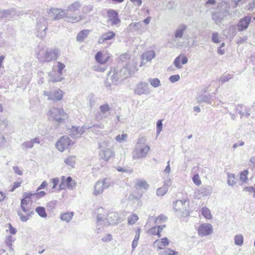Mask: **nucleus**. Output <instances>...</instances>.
Segmentation results:
<instances>
[{"label":"nucleus","instance_id":"nucleus-1","mask_svg":"<svg viewBox=\"0 0 255 255\" xmlns=\"http://www.w3.org/2000/svg\"><path fill=\"white\" fill-rule=\"evenodd\" d=\"M146 139L144 136L138 137L134 149L132 152L133 159H139L145 158L149 151L150 147L146 144Z\"/></svg>","mask_w":255,"mask_h":255},{"label":"nucleus","instance_id":"nucleus-2","mask_svg":"<svg viewBox=\"0 0 255 255\" xmlns=\"http://www.w3.org/2000/svg\"><path fill=\"white\" fill-rule=\"evenodd\" d=\"M119 222L120 219L116 213H110L107 218L102 214H98L97 216V229L100 231L104 227H108L110 225H117Z\"/></svg>","mask_w":255,"mask_h":255},{"label":"nucleus","instance_id":"nucleus-3","mask_svg":"<svg viewBox=\"0 0 255 255\" xmlns=\"http://www.w3.org/2000/svg\"><path fill=\"white\" fill-rule=\"evenodd\" d=\"M59 50L58 49H41L37 54V59L41 62H49L56 60L59 55Z\"/></svg>","mask_w":255,"mask_h":255},{"label":"nucleus","instance_id":"nucleus-4","mask_svg":"<svg viewBox=\"0 0 255 255\" xmlns=\"http://www.w3.org/2000/svg\"><path fill=\"white\" fill-rule=\"evenodd\" d=\"M54 16V19H59L65 17L66 20L72 23H75L80 21L83 18L81 15H71L66 11L65 9H56L53 12Z\"/></svg>","mask_w":255,"mask_h":255},{"label":"nucleus","instance_id":"nucleus-5","mask_svg":"<svg viewBox=\"0 0 255 255\" xmlns=\"http://www.w3.org/2000/svg\"><path fill=\"white\" fill-rule=\"evenodd\" d=\"M123 79L119 72L118 69L114 68L109 72L105 82V86L111 87L112 85H118Z\"/></svg>","mask_w":255,"mask_h":255},{"label":"nucleus","instance_id":"nucleus-6","mask_svg":"<svg viewBox=\"0 0 255 255\" xmlns=\"http://www.w3.org/2000/svg\"><path fill=\"white\" fill-rule=\"evenodd\" d=\"M28 200L25 199H22L21 200L20 207L22 210L26 214L24 215L21 212H18V215L22 222H26L29 218L31 217L34 214L33 210H30V209L27 207Z\"/></svg>","mask_w":255,"mask_h":255},{"label":"nucleus","instance_id":"nucleus-7","mask_svg":"<svg viewBox=\"0 0 255 255\" xmlns=\"http://www.w3.org/2000/svg\"><path fill=\"white\" fill-rule=\"evenodd\" d=\"M47 18L43 16H39L37 18L36 29L38 32V37L43 38L46 36L45 30L47 29Z\"/></svg>","mask_w":255,"mask_h":255},{"label":"nucleus","instance_id":"nucleus-8","mask_svg":"<svg viewBox=\"0 0 255 255\" xmlns=\"http://www.w3.org/2000/svg\"><path fill=\"white\" fill-rule=\"evenodd\" d=\"M111 180L107 178L98 181L94 186L93 194L96 196L102 194L105 189L111 186Z\"/></svg>","mask_w":255,"mask_h":255},{"label":"nucleus","instance_id":"nucleus-9","mask_svg":"<svg viewBox=\"0 0 255 255\" xmlns=\"http://www.w3.org/2000/svg\"><path fill=\"white\" fill-rule=\"evenodd\" d=\"M186 203V200L185 199L176 200L174 202V210L180 213L181 216L183 217H186L189 215Z\"/></svg>","mask_w":255,"mask_h":255},{"label":"nucleus","instance_id":"nucleus-10","mask_svg":"<svg viewBox=\"0 0 255 255\" xmlns=\"http://www.w3.org/2000/svg\"><path fill=\"white\" fill-rule=\"evenodd\" d=\"M108 23L112 25L119 26L121 20L119 17L118 13L113 9H109L107 11Z\"/></svg>","mask_w":255,"mask_h":255},{"label":"nucleus","instance_id":"nucleus-11","mask_svg":"<svg viewBox=\"0 0 255 255\" xmlns=\"http://www.w3.org/2000/svg\"><path fill=\"white\" fill-rule=\"evenodd\" d=\"M134 92L135 94L141 95L150 94V90L148 87L147 83L140 82L136 86Z\"/></svg>","mask_w":255,"mask_h":255},{"label":"nucleus","instance_id":"nucleus-12","mask_svg":"<svg viewBox=\"0 0 255 255\" xmlns=\"http://www.w3.org/2000/svg\"><path fill=\"white\" fill-rule=\"evenodd\" d=\"M70 141L68 137L62 136L57 141L56 146L58 150L62 152L68 148Z\"/></svg>","mask_w":255,"mask_h":255},{"label":"nucleus","instance_id":"nucleus-13","mask_svg":"<svg viewBox=\"0 0 255 255\" xmlns=\"http://www.w3.org/2000/svg\"><path fill=\"white\" fill-rule=\"evenodd\" d=\"M198 234L204 237L211 235L213 232V227L210 224H203L198 228Z\"/></svg>","mask_w":255,"mask_h":255},{"label":"nucleus","instance_id":"nucleus-14","mask_svg":"<svg viewBox=\"0 0 255 255\" xmlns=\"http://www.w3.org/2000/svg\"><path fill=\"white\" fill-rule=\"evenodd\" d=\"M251 21V17L249 16H245L241 18L237 24L238 30L243 31L246 30L248 28Z\"/></svg>","mask_w":255,"mask_h":255},{"label":"nucleus","instance_id":"nucleus-15","mask_svg":"<svg viewBox=\"0 0 255 255\" xmlns=\"http://www.w3.org/2000/svg\"><path fill=\"white\" fill-rule=\"evenodd\" d=\"M85 129L86 128H85L84 126L80 128L77 127L71 126V128H69V131L68 132L71 137L77 138L82 134L85 132Z\"/></svg>","mask_w":255,"mask_h":255},{"label":"nucleus","instance_id":"nucleus-16","mask_svg":"<svg viewBox=\"0 0 255 255\" xmlns=\"http://www.w3.org/2000/svg\"><path fill=\"white\" fill-rule=\"evenodd\" d=\"M229 14V11L227 10L224 11L223 12H212V19L214 21L215 23L216 24H219L224 17Z\"/></svg>","mask_w":255,"mask_h":255},{"label":"nucleus","instance_id":"nucleus-17","mask_svg":"<svg viewBox=\"0 0 255 255\" xmlns=\"http://www.w3.org/2000/svg\"><path fill=\"white\" fill-rule=\"evenodd\" d=\"M212 189L210 186H204L199 189L196 192V196L198 198L210 195L212 193Z\"/></svg>","mask_w":255,"mask_h":255},{"label":"nucleus","instance_id":"nucleus-18","mask_svg":"<svg viewBox=\"0 0 255 255\" xmlns=\"http://www.w3.org/2000/svg\"><path fill=\"white\" fill-rule=\"evenodd\" d=\"M129 63L130 62L126 63L125 66L123 67L120 70H119V72L123 80L127 78L131 74L133 70H135L134 67L130 68L128 67V66H129Z\"/></svg>","mask_w":255,"mask_h":255},{"label":"nucleus","instance_id":"nucleus-19","mask_svg":"<svg viewBox=\"0 0 255 255\" xmlns=\"http://www.w3.org/2000/svg\"><path fill=\"white\" fill-rule=\"evenodd\" d=\"M49 117L58 122V123H63L67 119L68 116L66 113H49Z\"/></svg>","mask_w":255,"mask_h":255},{"label":"nucleus","instance_id":"nucleus-20","mask_svg":"<svg viewBox=\"0 0 255 255\" xmlns=\"http://www.w3.org/2000/svg\"><path fill=\"white\" fill-rule=\"evenodd\" d=\"M99 155L104 160L108 161L111 157L114 156V152L110 148H105L100 151Z\"/></svg>","mask_w":255,"mask_h":255},{"label":"nucleus","instance_id":"nucleus-21","mask_svg":"<svg viewBox=\"0 0 255 255\" xmlns=\"http://www.w3.org/2000/svg\"><path fill=\"white\" fill-rule=\"evenodd\" d=\"M155 56V54L154 51L149 50L144 52L141 57V63L140 66H141L144 63L147 61H150Z\"/></svg>","mask_w":255,"mask_h":255},{"label":"nucleus","instance_id":"nucleus-22","mask_svg":"<svg viewBox=\"0 0 255 255\" xmlns=\"http://www.w3.org/2000/svg\"><path fill=\"white\" fill-rule=\"evenodd\" d=\"M49 100H53L54 101L61 100L63 96V92L58 89L53 91H51V94H49Z\"/></svg>","mask_w":255,"mask_h":255},{"label":"nucleus","instance_id":"nucleus-23","mask_svg":"<svg viewBox=\"0 0 255 255\" xmlns=\"http://www.w3.org/2000/svg\"><path fill=\"white\" fill-rule=\"evenodd\" d=\"M110 56L103 54L102 52L99 51L95 55V59L100 64H105L107 63L110 59Z\"/></svg>","mask_w":255,"mask_h":255},{"label":"nucleus","instance_id":"nucleus-24","mask_svg":"<svg viewBox=\"0 0 255 255\" xmlns=\"http://www.w3.org/2000/svg\"><path fill=\"white\" fill-rule=\"evenodd\" d=\"M188 62V58L183 55H179L177 56L174 61V64L178 69H181L182 66L180 63L182 64H186Z\"/></svg>","mask_w":255,"mask_h":255},{"label":"nucleus","instance_id":"nucleus-25","mask_svg":"<svg viewBox=\"0 0 255 255\" xmlns=\"http://www.w3.org/2000/svg\"><path fill=\"white\" fill-rule=\"evenodd\" d=\"M86 129H89L90 131L94 132L96 134L101 133V129L103 128V126L101 124L92 125L91 126L84 125Z\"/></svg>","mask_w":255,"mask_h":255},{"label":"nucleus","instance_id":"nucleus-26","mask_svg":"<svg viewBox=\"0 0 255 255\" xmlns=\"http://www.w3.org/2000/svg\"><path fill=\"white\" fill-rule=\"evenodd\" d=\"M115 37V33L113 31H109L108 32L103 34L99 38L98 42L101 44L104 41L111 40Z\"/></svg>","mask_w":255,"mask_h":255},{"label":"nucleus","instance_id":"nucleus-27","mask_svg":"<svg viewBox=\"0 0 255 255\" xmlns=\"http://www.w3.org/2000/svg\"><path fill=\"white\" fill-rule=\"evenodd\" d=\"M62 75H59V74H58V72H50L49 74V76L50 77L49 82H51L52 83L60 82L63 79Z\"/></svg>","mask_w":255,"mask_h":255},{"label":"nucleus","instance_id":"nucleus-28","mask_svg":"<svg viewBox=\"0 0 255 255\" xmlns=\"http://www.w3.org/2000/svg\"><path fill=\"white\" fill-rule=\"evenodd\" d=\"M216 0H208L204 4V7L205 8L206 12L211 11L216 7Z\"/></svg>","mask_w":255,"mask_h":255},{"label":"nucleus","instance_id":"nucleus-29","mask_svg":"<svg viewBox=\"0 0 255 255\" xmlns=\"http://www.w3.org/2000/svg\"><path fill=\"white\" fill-rule=\"evenodd\" d=\"M90 33V30L88 29H84L81 30L77 35V41L79 42H82L88 36Z\"/></svg>","mask_w":255,"mask_h":255},{"label":"nucleus","instance_id":"nucleus-30","mask_svg":"<svg viewBox=\"0 0 255 255\" xmlns=\"http://www.w3.org/2000/svg\"><path fill=\"white\" fill-rule=\"evenodd\" d=\"M82 5L79 1H75L72 4L69 5L67 8L65 10L66 12H75L77 10H78Z\"/></svg>","mask_w":255,"mask_h":255},{"label":"nucleus","instance_id":"nucleus-31","mask_svg":"<svg viewBox=\"0 0 255 255\" xmlns=\"http://www.w3.org/2000/svg\"><path fill=\"white\" fill-rule=\"evenodd\" d=\"M154 245H156L159 249H162L164 247L168 246L169 244V240L166 238H163L160 241L157 240L154 242Z\"/></svg>","mask_w":255,"mask_h":255},{"label":"nucleus","instance_id":"nucleus-32","mask_svg":"<svg viewBox=\"0 0 255 255\" xmlns=\"http://www.w3.org/2000/svg\"><path fill=\"white\" fill-rule=\"evenodd\" d=\"M187 27L185 25L181 24L180 25L175 32V38H182L183 35V33Z\"/></svg>","mask_w":255,"mask_h":255},{"label":"nucleus","instance_id":"nucleus-33","mask_svg":"<svg viewBox=\"0 0 255 255\" xmlns=\"http://www.w3.org/2000/svg\"><path fill=\"white\" fill-rule=\"evenodd\" d=\"M140 231L141 230L140 229H137V230L135 231V235L134 237L131 245L132 251L134 250V249L137 247L138 245V242L140 237Z\"/></svg>","mask_w":255,"mask_h":255},{"label":"nucleus","instance_id":"nucleus-34","mask_svg":"<svg viewBox=\"0 0 255 255\" xmlns=\"http://www.w3.org/2000/svg\"><path fill=\"white\" fill-rule=\"evenodd\" d=\"M73 215L74 213L73 212H67L61 214L60 218L61 220L69 223L71 220Z\"/></svg>","mask_w":255,"mask_h":255},{"label":"nucleus","instance_id":"nucleus-35","mask_svg":"<svg viewBox=\"0 0 255 255\" xmlns=\"http://www.w3.org/2000/svg\"><path fill=\"white\" fill-rule=\"evenodd\" d=\"M65 182L66 183L67 188L69 189L72 190L76 185V183L72 179V177L68 176L67 178L65 177Z\"/></svg>","mask_w":255,"mask_h":255},{"label":"nucleus","instance_id":"nucleus-36","mask_svg":"<svg viewBox=\"0 0 255 255\" xmlns=\"http://www.w3.org/2000/svg\"><path fill=\"white\" fill-rule=\"evenodd\" d=\"M235 244L238 246H242L244 243V237L242 234L237 235L234 237Z\"/></svg>","mask_w":255,"mask_h":255},{"label":"nucleus","instance_id":"nucleus-37","mask_svg":"<svg viewBox=\"0 0 255 255\" xmlns=\"http://www.w3.org/2000/svg\"><path fill=\"white\" fill-rule=\"evenodd\" d=\"M197 102L199 103L203 102L209 103L210 97L206 94H201L197 97Z\"/></svg>","mask_w":255,"mask_h":255},{"label":"nucleus","instance_id":"nucleus-38","mask_svg":"<svg viewBox=\"0 0 255 255\" xmlns=\"http://www.w3.org/2000/svg\"><path fill=\"white\" fill-rule=\"evenodd\" d=\"M136 187L138 189L146 190L148 187L147 183L144 180H138L136 183Z\"/></svg>","mask_w":255,"mask_h":255},{"label":"nucleus","instance_id":"nucleus-39","mask_svg":"<svg viewBox=\"0 0 255 255\" xmlns=\"http://www.w3.org/2000/svg\"><path fill=\"white\" fill-rule=\"evenodd\" d=\"M12 12V10L10 9H5L3 10H0V18L2 19L4 18H10L11 17L10 15Z\"/></svg>","mask_w":255,"mask_h":255},{"label":"nucleus","instance_id":"nucleus-40","mask_svg":"<svg viewBox=\"0 0 255 255\" xmlns=\"http://www.w3.org/2000/svg\"><path fill=\"white\" fill-rule=\"evenodd\" d=\"M148 81L154 88H157L161 85L160 81L158 78H149Z\"/></svg>","mask_w":255,"mask_h":255},{"label":"nucleus","instance_id":"nucleus-41","mask_svg":"<svg viewBox=\"0 0 255 255\" xmlns=\"http://www.w3.org/2000/svg\"><path fill=\"white\" fill-rule=\"evenodd\" d=\"M76 161V157L75 156H70L64 160L65 163L71 167H73Z\"/></svg>","mask_w":255,"mask_h":255},{"label":"nucleus","instance_id":"nucleus-42","mask_svg":"<svg viewBox=\"0 0 255 255\" xmlns=\"http://www.w3.org/2000/svg\"><path fill=\"white\" fill-rule=\"evenodd\" d=\"M232 78V75H231L229 74L225 73L221 77V78L219 80V82L221 83V84H223L224 83L228 81Z\"/></svg>","mask_w":255,"mask_h":255},{"label":"nucleus","instance_id":"nucleus-43","mask_svg":"<svg viewBox=\"0 0 255 255\" xmlns=\"http://www.w3.org/2000/svg\"><path fill=\"white\" fill-rule=\"evenodd\" d=\"M87 100L88 101L90 106L93 107L96 102V98L93 94L91 93L88 96Z\"/></svg>","mask_w":255,"mask_h":255},{"label":"nucleus","instance_id":"nucleus-44","mask_svg":"<svg viewBox=\"0 0 255 255\" xmlns=\"http://www.w3.org/2000/svg\"><path fill=\"white\" fill-rule=\"evenodd\" d=\"M35 211L41 217L45 218L47 217V214L43 207H38L36 208Z\"/></svg>","mask_w":255,"mask_h":255},{"label":"nucleus","instance_id":"nucleus-45","mask_svg":"<svg viewBox=\"0 0 255 255\" xmlns=\"http://www.w3.org/2000/svg\"><path fill=\"white\" fill-rule=\"evenodd\" d=\"M178 253L169 248H166L164 250L161 252L160 255H177Z\"/></svg>","mask_w":255,"mask_h":255},{"label":"nucleus","instance_id":"nucleus-46","mask_svg":"<svg viewBox=\"0 0 255 255\" xmlns=\"http://www.w3.org/2000/svg\"><path fill=\"white\" fill-rule=\"evenodd\" d=\"M202 215L206 219H210L212 218L211 212L209 209L203 207L201 209Z\"/></svg>","mask_w":255,"mask_h":255},{"label":"nucleus","instance_id":"nucleus-47","mask_svg":"<svg viewBox=\"0 0 255 255\" xmlns=\"http://www.w3.org/2000/svg\"><path fill=\"white\" fill-rule=\"evenodd\" d=\"M235 179V176L234 174L228 173L227 183L229 185L233 186L236 184V182Z\"/></svg>","mask_w":255,"mask_h":255},{"label":"nucleus","instance_id":"nucleus-48","mask_svg":"<svg viewBox=\"0 0 255 255\" xmlns=\"http://www.w3.org/2000/svg\"><path fill=\"white\" fill-rule=\"evenodd\" d=\"M138 219V216L132 214L128 218V223L130 225L134 224Z\"/></svg>","mask_w":255,"mask_h":255},{"label":"nucleus","instance_id":"nucleus-49","mask_svg":"<svg viewBox=\"0 0 255 255\" xmlns=\"http://www.w3.org/2000/svg\"><path fill=\"white\" fill-rule=\"evenodd\" d=\"M168 189L166 188L165 187H161L159 188L156 190V194L157 196H163L167 192Z\"/></svg>","mask_w":255,"mask_h":255},{"label":"nucleus","instance_id":"nucleus-50","mask_svg":"<svg viewBox=\"0 0 255 255\" xmlns=\"http://www.w3.org/2000/svg\"><path fill=\"white\" fill-rule=\"evenodd\" d=\"M22 149L25 150L29 148H32L33 146L31 140L24 142L21 145Z\"/></svg>","mask_w":255,"mask_h":255},{"label":"nucleus","instance_id":"nucleus-51","mask_svg":"<svg viewBox=\"0 0 255 255\" xmlns=\"http://www.w3.org/2000/svg\"><path fill=\"white\" fill-rule=\"evenodd\" d=\"M248 171L247 170H245L241 173L240 180L242 182H245L248 180Z\"/></svg>","mask_w":255,"mask_h":255},{"label":"nucleus","instance_id":"nucleus-52","mask_svg":"<svg viewBox=\"0 0 255 255\" xmlns=\"http://www.w3.org/2000/svg\"><path fill=\"white\" fill-rule=\"evenodd\" d=\"M212 40L214 43H219L220 42L219 39V34L217 32H214L212 35Z\"/></svg>","mask_w":255,"mask_h":255},{"label":"nucleus","instance_id":"nucleus-53","mask_svg":"<svg viewBox=\"0 0 255 255\" xmlns=\"http://www.w3.org/2000/svg\"><path fill=\"white\" fill-rule=\"evenodd\" d=\"M192 180L194 183L197 186H199L201 184V181L198 174H196L194 175L192 177Z\"/></svg>","mask_w":255,"mask_h":255},{"label":"nucleus","instance_id":"nucleus-54","mask_svg":"<svg viewBox=\"0 0 255 255\" xmlns=\"http://www.w3.org/2000/svg\"><path fill=\"white\" fill-rule=\"evenodd\" d=\"M243 190L248 192L249 194H253V197H255V188L253 187L249 186L245 187Z\"/></svg>","mask_w":255,"mask_h":255},{"label":"nucleus","instance_id":"nucleus-55","mask_svg":"<svg viewBox=\"0 0 255 255\" xmlns=\"http://www.w3.org/2000/svg\"><path fill=\"white\" fill-rule=\"evenodd\" d=\"M64 179H65V176H62L61 182L59 185V188H58L59 190H64L66 188V187H67L66 183L65 182Z\"/></svg>","mask_w":255,"mask_h":255},{"label":"nucleus","instance_id":"nucleus-56","mask_svg":"<svg viewBox=\"0 0 255 255\" xmlns=\"http://www.w3.org/2000/svg\"><path fill=\"white\" fill-rule=\"evenodd\" d=\"M65 67V65L64 64L61 63L60 62H57L58 74H59V75H62V70H63V69Z\"/></svg>","mask_w":255,"mask_h":255},{"label":"nucleus","instance_id":"nucleus-57","mask_svg":"<svg viewBox=\"0 0 255 255\" xmlns=\"http://www.w3.org/2000/svg\"><path fill=\"white\" fill-rule=\"evenodd\" d=\"M169 80L171 83H174L180 80V76L178 74L172 75L169 77Z\"/></svg>","mask_w":255,"mask_h":255},{"label":"nucleus","instance_id":"nucleus-58","mask_svg":"<svg viewBox=\"0 0 255 255\" xmlns=\"http://www.w3.org/2000/svg\"><path fill=\"white\" fill-rule=\"evenodd\" d=\"M127 137L128 135L127 134L123 133L121 136L120 135H118V136H117L116 139L118 141L121 142L125 140Z\"/></svg>","mask_w":255,"mask_h":255},{"label":"nucleus","instance_id":"nucleus-59","mask_svg":"<svg viewBox=\"0 0 255 255\" xmlns=\"http://www.w3.org/2000/svg\"><path fill=\"white\" fill-rule=\"evenodd\" d=\"M156 128L157 133L159 134L161 132L162 128V120H159L157 121L156 123Z\"/></svg>","mask_w":255,"mask_h":255},{"label":"nucleus","instance_id":"nucleus-60","mask_svg":"<svg viewBox=\"0 0 255 255\" xmlns=\"http://www.w3.org/2000/svg\"><path fill=\"white\" fill-rule=\"evenodd\" d=\"M148 233L153 235H157L158 236L159 231H157V227H153L148 231Z\"/></svg>","mask_w":255,"mask_h":255},{"label":"nucleus","instance_id":"nucleus-61","mask_svg":"<svg viewBox=\"0 0 255 255\" xmlns=\"http://www.w3.org/2000/svg\"><path fill=\"white\" fill-rule=\"evenodd\" d=\"M131 25H134V30L136 31L140 29L142 27V25L140 22H131Z\"/></svg>","mask_w":255,"mask_h":255},{"label":"nucleus","instance_id":"nucleus-62","mask_svg":"<svg viewBox=\"0 0 255 255\" xmlns=\"http://www.w3.org/2000/svg\"><path fill=\"white\" fill-rule=\"evenodd\" d=\"M101 112H108L111 110L109 105L108 104H105L100 107Z\"/></svg>","mask_w":255,"mask_h":255},{"label":"nucleus","instance_id":"nucleus-63","mask_svg":"<svg viewBox=\"0 0 255 255\" xmlns=\"http://www.w3.org/2000/svg\"><path fill=\"white\" fill-rule=\"evenodd\" d=\"M247 9L250 11H253L255 9V0H252L247 6Z\"/></svg>","mask_w":255,"mask_h":255},{"label":"nucleus","instance_id":"nucleus-64","mask_svg":"<svg viewBox=\"0 0 255 255\" xmlns=\"http://www.w3.org/2000/svg\"><path fill=\"white\" fill-rule=\"evenodd\" d=\"M171 185V181L169 178L167 177V179H166L164 181V184L163 187H165L167 189H168V187H170Z\"/></svg>","mask_w":255,"mask_h":255}]
</instances>
